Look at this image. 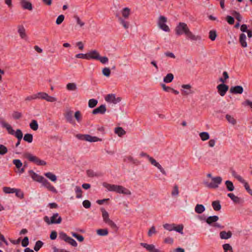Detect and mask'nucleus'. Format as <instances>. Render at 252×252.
Here are the masks:
<instances>
[{"label": "nucleus", "mask_w": 252, "mask_h": 252, "mask_svg": "<svg viewBox=\"0 0 252 252\" xmlns=\"http://www.w3.org/2000/svg\"><path fill=\"white\" fill-rule=\"evenodd\" d=\"M175 33L177 35H185L187 38L193 41L200 40L201 37L199 35L194 34L189 30L187 24L180 22L175 29Z\"/></svg>", "instance_id": "nucleus-1"}, {"label": "nucleus", "mask_w": 252, "mask_h": 252, "mask_svg": "<svg viewBox=\"0 0 252 252\" xmlns=\"http://www.w3.org/2000/svg\"><path fill=\"white\" fill-rule=\"evenodd\" d=\"M103 186L110 191H114L118 193H122L128 195H131V191L129 189L122 186L112 185L104 182L103 183Z\"/></svg>", "instance_id": "nucleus-2"}, {"label": "nucleus", "mask_w": 252, "mask_h": 252, "mask_svg": "<svg viewBox=\"0 0 252 252\" xmlns=\"http://www.w3.org/2000/svg\"><path fill=\"white\" fill-rule=\"evenodd\" d=\"M100 210L102 212V217L103 221L109 225L112 228L114 229H117L118 228L117 225L113 221L110 219L109 215L105 209L102 208H101Z\"/></svg>", "instance_id": "nucleus-3"}, {"label": "nucleus", "mask_w": 252, "mask_h": 252, "mask_svg": "<svg viewBox=\"0 0 252 252\" xmlns=\"http://www.w3.org/2000/svg\"><path fill=\"white\" fill-rule=\"evenodd\" d=\"M222 178L220 176L212 178V182L209 183L208 182H204L206 187L210 189H217L219 187L220 184L222 182Z\"/></svg>", "instance_id": "nucleus-4"}, {"label": "nucleus", "mask_w": 252, "mask_h": 252, "mask_svg": "<svg viewBox=\"0 0 252 252\" xmlns=\"http://www.w3.org/2000/svg\"><path fill=\"white\" fill-rule=\"evenodd\" d=\"M44 220L48 224H59L62 222V219L59 216L58 213H55L51 217L50 219L47 216H45L44 217Z\"/></svg>", "instance_id": "nucleus-5"}, {"label": "nucleus", "mask_w": 252, "mask_h": 252, "mask_svg": "<svg viewBox=\"0 0 252 252\" xmlns=\"http://www.w3.org/2000/svg\"><path fill=\"white\" fill-rule=\"evenodd\" d=\"M25 158L29 160V161L34 162L38 165H45L46 162L42 160L39 159L38 157L32 155L30 153H27L24 154Z\"/></svg>", "instance_id": "nucleus-6"}, {"label": "nucleus", "mask_w": 252, "mask_h": 252, "mask_svg": "<svg viewBox=\"0 0 252 252\" xmlns=\"http://www.w3.org/2000/svg\"><path fill=\"white\" fill-rule=\"evenodd\" d=\"M76 137L80 140H85L86 141L89 142H97V141H101V139L96 137V136H92L89 134H79L76 135Z\"/></svg>", "instance_id": "nucleus-7"}, {"label": "nucleus", "mask_w": 252, "mask_h": 252, "mask_svg": "<svg viewBox=\"0 0 252 252\" xmlns=\"http://www.w3.org/2000/svg\"><path fill=\"white\" fill-rule=\"evenodd\" d=\"M167 22V19L165 17L163 16H159L158 20V26L160 29L162 30L163 31L169 32L170 31V29L168 26L166 24V22Z\"/></svg>", "instance_id": "nucleus-8"}, {"label": "nucleus", "mask_w": 252, "mask_h": 252, "mask_svg": "<svg viewBox=\"0 0 252 252\" xmlns=\"http://www.w3.org/2000/svg\"><path fill=\"white\" fill-rule=\"evenodd\" d=\"M105 100L107 102L116 104L121 101V99L120 97H116V95L114 94H107L105 98Z\"/></svg>", "instance_id": "nucleus-9"}, {"label": "nucleus", "mask_w": 252, "mask_h": 252, "mask_svg": "<svg viewBox=\"0 0 252 252\" xmlns=\"http://www.w3.org/2000/svg\"><path fill=\"white\" fill-rule=\"evenodd\" d=\"M228 89V86L222 83L217 86L218 93L222 96L225 94Z\"/></svg>", "instance_id": "nucleus-10"}, {"label": "nucleus", "mask_w": 252, "mask_h": 252, "mask_svg": "<svg viewBox=\"0 0 252 252\" xmlns=\"http://www.w3.org/2000/svg\"><path fill=\"white\" fill-rule=\"evenodd\" d=\"M41 183H42V185L44 186L45 188H46L50 191H51L54 193H57V190L54 188V187L53 186L50 184V183L44 178H43L42 182H41Z\"/></svg>", "instance_id": "nucleus-11"}, {"label": "nucleus", "mask_w": 252, "mask_h": 252, "mask_svg": "<svg viewBox=\"0 0 252 252\" xmlns=\"http://www.w3.org/2000/svg\"><path fill=\"white\" fill-rule=\"evenodd\" d=\"M182 88L183 89L181 90L183 95H188L193 93V91L191 90V87L189 84L183 85Z\"/></svg>", "instance_id": "nucleus-12"}, {"label": "nucleus", "mask_w": 252, "mask_h": 252, "mask_svg": "<svg viewBox=\"0 0 252 252\" xmlns=\"http://www.w3.org/2000/svg\"><path fill=\"white\" fill-rule=\"evenodd\" d=\"M149 160L153 165L157 167L163 174L166 175V172L164 169L162 167L161 165L154 158L151 157L149 158Z\"/></svg>", "instance_id": "nucleus-13"}, {"label": "nucleus", "mask_w": 252, "mask_h": 252, "mask_svg": "<svg viewBox=\"0 0 252 252\" xmlns=\"http://www.w3.org/2000/svg\"><path fill=\"white\" fill-rule=\"evenodd\" d=\"M106 111V108L105 105L102 104L97 108L94 109L92 111V114L94 115L96 114H104Z\"/></svg>", "instance_id": "nucleus-14"}, {"label": "nucleus", "mask_w": 252, "mask_h": 252, "mask_svg": "<svg viewBox=\"0 0 252 252\" xmlns=\"http://www.w3.org/2000/svg\"><path fill=\"white\" fill-rule=\"evenodd\" d=\"M73 112L71 110H67L64 113V117L66 119L67 122L71 124H75V123L73 119Z\"/></svg>", "instance_id": "nucleus-15"}, {"label": "nucleus", "mask_w": 252, "mask_h": 252, "mask_svg": "<svg viewBox=\"0 0 252 252\" xmlns=\"http://www.w3.org/2000/svg\"><path fill=\"white\" fill-rule=\"evenodd\" d=\"M29 173L30 175L34 181H37L39 183H41L44 178L43 177L38 175L32 170H30Z\"/></svg>", "instance_id": "nucleus-16"}, {"label": "nucleus", "mask_w": 252, "mask_h": 252, "mask_svg": "<svg viewBox=\"0 0 252 252\" xmlns=\"http://www.w3.org/2000/svg\"><path fill=\"white\" fill-rule=\"evenodd\" d=\"M243 88L241 86L232 87L230 89V92L233 94H241L243 92Z\"/></svg>", "instance_id": "nucleus-17"}, {"label": "nucleus", "mask_w": 252, "mask_h": 252, "mask_svg": "<svg viewBox=\"0 0 252 252\" xmlns=\"http://www.w3.org/2000/svg\"><path fill=\"white\" fill-rule=\"evenodd\" d=\"M20 4L24 9L32 10V4L26 0H20Z\"/></svg>", "instance_id": "nucleus-18"}, {"label": "nucleus", "mask_w": 252, "mask_h": 252, "mask_svg": "<svg viewBox=\"0 0 252 252\" xmlns=\"http://www.w3.org/2000/svg\"><path fill=\"white\" fill-rule=\"evenodd\" d=\"M99 53L96 50H92L88 53V60L93 59L97 60Z\"/></svg>", "instance_id": "nucleus-19"}, {"label": "nucleus", "mask_w": 252, "mask_h": 252, "mask_svg": "<svg viewBox=\"0 0 252 252\" xmlns=\"http://www.w3.org/2000/svg\"><path fill=\"white\" fill-rule=\"evenodd\" d=\"M18 32L21 38L27 39V36L26 33V30L23 26L19 25L18 26Z\"/></svg>", "instance_id": "nucleus-20"}, {"label": "nucleus", "mask_w": 252, "mask_h": 252, "mask_svg": "<svg viewBox=\"0 0 252 252\" xmlns=\"http://www.w3.org/2000/svg\"><path fill=\"white\" fill-rule=\"evenodd\" d=\"M220 236L221 239H228L231 237L232 233L230 231L228 232L222 231L220 233Z\"/></svg>", "instance_id": "nucleus-21"}, {"label": "nucleus", "mask_w": 252, "mask_h": 252, "mask_svg": "<svg viewBox=\"0 0 252 252\" xmlns=\"http://www.w3.org/2000/svg\"><path fill=\"white\" fill-rule=\"evenodd\" d=\"M122 18L127 19L130 14V9L128 7H125L121 10Z\"/></svg>", "instance_id": "nucleus-22"}, {"label": "nucleus", "mask_w": 252, "mask_h": 252, "mask_svg": "<svg viewBox=\"0 0 252 252\" xmlns=\"http://www.w3.org/2000/svg\"><path fill=\"white\" fill-rule=\"evenodd\" d=\"M219 219V217L217 216H210L206 219V222L209 225H212L213 223L217 222Z\"/></svg>", "instance_id": "nucleus-23"}, {"label": "nucleus", "mask_w": 252, "mask_h": 252, "mask_svg": "<svg viewBox=\"0 0 252 252\" xmlns=\"http://www.w3.org/2000/svg\"><path fill=\"white\" fill-rule=\"evenodd\" d=\"M246 36L244 33H241L240 35L239 41L243 47H246L247 46V43L246 41Z\"/></svg>", "instance_id": "nucleus-24"}, {"label": "nucleus", "mask_w": 252, "mask_h": 252, "mask_svg": "<svg viewBox=\"0 0 252 252\" xmlns=\"http://www.w3.org/2000/svg\"><path fill=\"white\" fill-rule=\"evenodd\" d=\"M225 118L229 123L233 126L235 125L237 123L236 120L234 118L233 116L230 115L226 114L225 116Z\"/></svg>", "instance_id": "nucleus-25"}, {"label": "nucleus", "mask_w": 252, "mask_h": 252, "mask_svg": "<svg viewBox=\"0 0 252 252\" xmlns=\"http://www.w3.org/2000/svg\"><path fill=\"white\" fill-rule=\"evenodd\" d=\"M212 207L215 211H218L221 209V205L219 200L213 201L212 203Z\"/></svg>", "instance_id": "nucleus-26"}, {"label": "nucleus", "mask_w": 252, "mask_h": 252, "mask_svg": "<svg viewBox=\"0 0 252 252\" xmlns=\"http://www.w3.org/2000/svg\"><path fill=\"white\" fill-rule=\"evenodd\" d=\"M205 210V207L202 204H197L194 208L195 212L197 214L202 213Z\"/></svg>", "instance_id": "nucleus-27"}, {"label": "nucleus", "mask_w": 252, "mask_h": 252, "mask_svg": "<svg viewBox=\"0 0 252 252\" xmlns=\"http://www.w3.org/2000/svg\"><path fill=\"white\" fill-rule=\"evenodd\" d=\"M118 19L120 24L122 25L125 29H127L129 28V23L126 21L125 19L120 17Z\"/></svg>", "instance_id": "nucleus-28"}, {"label": "nucleus", "mask_w": 252, "mask_h": 252, "mask_svg": "<svg viewBox=\"0 0 252 252\" xmlns=\"http://www.w3.org/2000/svg\"><path fill=\"white\" fill-rule=\"evenodd\" d=\"M174 79V75L172 73H168L163 78L164 82L168 83L171 82Z\"/></svg>", "instance_id": "nucleus-29"}, {"label": "nucleus", "mask_w": 252, "mask_h": 252, "mask_svg": "<svg viewBox=\"0 0 252 252\" xmlns=\"http://www.w3.org/2000/svg\"><path fill=\"white\" fill-rule=\"evenodd\" d=\"M115 132L120 137H121L126 134L125 130L121 127H117L115 128Z\"/></svg>", "instance_id": "nucleus-30"}, {"label": "nucleus", "mask_w": 252, "mask_h": 252, "mask_svg": "<svg viewBox=\"0 0 252 252\" xmlns=\"http://www.w3.org/2000/svg\"><path fill=\"white\" fill-rule=\"evenodd\" d=\"M225 184L228 191H232L234 189V186L231 181L227 180L225 182Z\"/></svg>", "instance_id": "nucleus-31"}, {"label": "nucleus", "mask_w": 252, "mask_h": 252, "mask_svg": "<svg viewBox=\"0 0 252 252\" xmlns=\"http://www.w3.org/2000/svg\"><path fill=\"white\" fill-rule=\"evenodd\" d=\"M227 196L229 197L234 203H239L240 202V198L235 196L233 193H229L227 194Z\"/></svg>", "instance_id": "nucleus-32"}, {"label": "nucleus", "mask_w": 252, "mask_h": 252, "mask_svg": "<svg viewBox=\"0 0 252 252\" xmlns=\"http://www.w3.org/2000/svg\"><path fill=\"white\" fill-rule=\"evenodd\" d=\"M44 175L52 182H56L57 180L56 176L51 172L46 173L44 174Z\"/></svg>", "instance_id": "nucleus-33"}, {"label": "nucleus", "mask_w": 252, "mask_h": 252, "mask_svg": "<svg viewBox=\"0 0 252 252\" xmlns=\"http://www.w3.org/2000/svg\"><path fill=\"white\" fill-rule=\"evenodd\" d=\"M199 136L202 141H206L208 140L210 138V135L207 132H202L199 133Z\"/></svg>", "instance_id": "nucleus-34"}, {"label": "nucleus", "mask_w": 252, "mask_h": 252, "mask_svg": "<svg viewBox=\"0 0 252 252\" xmlns=\"http://www.w3.org/2000/svg\"><path fill=\"white\" fill-rule=\"evenodd\" d=\"M23 139L28 143H32L33 140V136L32 134L27 133L24 136Z\"/></svg>", "instance_id": "nucleus-35"}, {"label": "nucleus", "mask_w": 252, "mask_h": 252, "mask_svg": "<svg viewBox=\"0 0 252 252\" xmlns=\"http://www.w3.org/2000/svg\"><path fill=\"white\" fill-rule=\"evenodd\" d=\"M75 191L76 194V198H80L82 196V190L79 186H76Z\"/></svg>", "instance_id": "nucleus-36"}, {"label": "nucleus", "mask_w": 252, "mask_h": 252, "mask_svg": "<svg viewBox=\"0 0 252 252\" xmlns=\"http://www.w3.org/2000/svg\"><path fill=\"white\" fill-rule=\"evenodd\" d=\"M74 117L78 123H80L82 120V115L79 111H77L75 112Z\"/></svg>", "instance_id": "nucleus-37"}, {"label": "nucleus", "mask_w": 252, "mask_h": 252, "mask_svg": "<svg viewBox=\"0 0 252 252\" xmlns=\"http://www.w3.org/2000/svg\"><path fill=\"white\" fill-rule=\"evenodd\" d=\"M37 99L46 100L47 94L44 92H39L36 94Z\"/></svg>", "instance_id": "nucleus-38"}, {"label": "nucleus", "mask_w": 252, "mask_h": 252, "mask_svg": "<svg viewBox=\"0 0 252 252\" xmlns=\"http://www.w3.org/2000/svg\"><path fill=\"white\" fill-rule=\"evenodd\" d=\"M30 127L33 130H36L38 128V125L36 120H33L30 124Z\"/></svg>", "instance_id": "nucleus-39"}, {"label": "nucleus", "mask_w": 252, "mask_h": 252, "mask_svg": "<svg viewBox=\"0 0 252 252\" xmlns=\"http://www.w3.org/2000/svg\"><path fill=\"white\" fill-rule=\"evenodd\" d=\"M14 135L18 140H22L23 138V133L21 129H17L16 131L14 132Z\"/></svg>", "instance_id": "nucleus-40"}, {"label": "nucleus", "mask_w": 252, "mask_h": 252, "mask_svg": "<svg viewBox=\"0 0 252 252\" xmlns=\"http://www.w3.org/2000/svg\"><path fill=\"white\" fill-rule=\"evenodd\" d=\"M66 89L69 91H75L77 89L76 85L74 83H69L66 85Z\"/></svg>", "instance_id": "nucleus-41"}, {"label": "nucleus", "mask_w": 252, "mask_h": 252, "mask_svg": "<svg viewBox=\"0 0 252 252\" xmlns=\"http://www.w3.org/2000/svg\"><path fill=\"white\" fill-rule=\"evenodd\" d=\"M97 102H98V101L96 99H93V98L90 99L89 100V102H88L89 107L90 108H94L97 105Z\"/></svg>", "instance_id": "nucleus-42"}, {"label": "nucleus", "mask_w": 252, "mask_h": 252, "mask_svg": "<svg viewBox=\"0 0 252 252\" xmlns=\"http://www.w3.org/2000/svg\"><path fill=\"white\" fill-rule=\"evenodd\" d=\"M97 234L100 236H106L108 234L107 229H99L96 231Z\"/></svg>", "instance_id": "nucleus-43"}, {"label": "nucleus", "mask_w": 252, "mask_h": 252, "mask_svg": "<svg viewBox=\"0 0 252 252\" xmlns=\"http://www.w3.org/2000/svg\"><path fill=\"white\" fill-rule=\"evenodd\" d=\"M217 35L216 31L211 30L209 32V37L212 41H214L216 39Z\"/></svg>", "instance_id": "nucleus-44"}, {"label": "nucleus", "mask_w": 252, "mask_h": 252, "mask_svg": "<svg viewBox=\"0 0 252 252\" xmlns=\"http://www.w3.org/2000/svg\"><path fill=\"white\" fill-rule=\"evenodd\" d=\"M13 163L18 169L22 167L23 163L20 159H15L13 160Z\"/></svg>", "instance_id": "nucleus-45"}, {"label": "nucleus", "mask_w": 252, "mask_h": 252, "mask_svg": "<svg viewBox=\"0 0 252 252\" xmlns=\"http://www.w3.org/2000/svg\"><path fill=\"white\" fill-rule=\"evenodd\" d=\"M43 245V242L42 241H39V240L37 241L35 243V246L34 247V250L36 252L40 250V249L42 247Z\"/></svg>", "instance_id": "nucleus-46"}, {"label": "nucleus", "mask_w": 252, "mask_h": 252, "mask_svg": "<svg viewBox=\"0 0 252 252\" xmlns=\"http://www.w3.org/2000/svg\"><path fill=\"white\" fill-rule=\"evenodd\" d=\"M69 236H68L66 233L63 232H60L59 234V238L61 240H64L65 242H66L68 239Z\"/></svg>", "instance_id": "nucleus-47"}, {"label": "nucleus", "mask_w": 252, "mask_h": 252, "mask_svg": "<svg viewBox=\"0 0 252 252\" xmlns=\"http://www.w3.org/2000/svg\"><path fill=\"white\" fill-rule=\"evenodd\" d=\"M15 189L10 187H5L3 188V191L5 193H13L14 192Z\"/></svg>", "instance_id": "nucleus-48"}, {"label": "nucleus", "mask_w": 252, "mask_h": 252, "mask_svg": "<svg viewBox=\"0 0 252 252\" xmlns=\"http://www.w3.org/2000/svg\"><path fill=\"white\" fill-rule=\"evenodd\" d=\"M7 148L3 145H0V155H4L7 153Z\"/></svg>", "instance_id": "nucleus-49"}, {"label": "nucleus", "mask_w": 252, "mask_h": 252, "mask_svg": "<svg viewBox=\"0 0 252 252\" xmlns=\"http://www.w3.org/2000/svg\"><path fill=\"white\" fill-rule=\"evenodd\" d=\"M163 226L165 229H166L168 231H170L174 230V224L166 223V224H164L163 225Z\"/></svg>", "instance_id": "nucleus-50"}, {"label": "nucleus", "mask_w": 252, "mask_h": 252, "mask_svg": "<svg viewBox=\"0 0 252 252\" xmlns=\"http://www.w3.org/2000/svg\"><path fill=\"white\" fill-rule=\"evenodd\" d=\"M102 72L104 76L106 77H109L110 75L111 71L109 68L105 67L102 69Z\"/></svg>", "instance_id": "nucleus-51"}, {"label": "nucleus", "mask_w": 252, "mask_h": 252, "mask_svg": "<svg viewBox=\"0 0 252 252\" xmlns=\"http://www.w3.org/2000/svg\"><path fill=\"white\" fill-rule=\"evenodd\" d=\"M14 193H15L16 196L17 197L20 198H23L24 193L20 189H15Z\"/></svg>", "instance_id": "nucleus-52"}, {"label": "nucleus", "mask_w": 252, "mask_h": 252, "mask_svg": "<svg viewBox=\"0 0 252 252\" xmlns=\"http://www.w3.org/2000/svg\"><path fill=\"white\" fill-rule=\"evenodd\" d=\"M66 242L68 243L73 247H76L77 246V243L75 240L70 237H68Z\"/></svg>", "instance_id": "nucleus-53"}, {"label": "nucleus", "mask_w": 252, "mask_h": 252, "mask_svg": "<svg viewBox=\"0 0 252 252\" xmlns=\"http://www.w3.org/2000/svg\"><path fill=\"white\" fill-rule=\"evenodd\" d=\"M98 61H99L102 64H105L108 62V58L107 57H101L99 55V58L97 59Z\"/></svg>", "instance_id": "nucleus-54"}, {"label": "nucleus", "mask_w": 252, "mask_h": 252, "mask_svg": "<svg viewBox=\"0 0 252 252\" xmlns=\"http://www.w3.org/2000/svg\"><path fill=\"white\" fill-rule=\"evenodd\" d=\"M87 174L88 176L89 177H94L98 176V175L97 173H95L92 170H88L87 171Z\"/></svg>", "instance_id": "nucleus-55"}, {"label": "nucleus", "mask_w": 252, "mask_h": 252, "mask_svg": "<svg viewBox=\"0 0 252 252\" xmlns=\"http://www.w3.org/2000/svg\"><path fill=\"white\" fill-rule=\"evenodd\" d=\"M183 225L182 224L179 225L177 226H175L174 225V230L176 231L177 232H178L179 233H181V234H183Z\"/></svg>", "instance_id": "nucleus-56"}, {"label": "nucleus", "mask_w": 252, "mask_h": 252, "mask_svg": "<svg viewBox=\"0 0 252 252\" xmlns=\"http://www.w3.org/2000/svg\"><path fill=\"white\" fill-rule=\"evenodd\" d=\"M223 78H220L219 80L220 82H221L222 83H224L226 81V80L227 79L229 78L228 74L226 71H224L223 72Z\"/></svg>", "instance_id": "nucleus-57"}, {"label": "nucleus", "mask_w": 252, "mask_h": 252, "mask_svg": "<svg viewBox=\"0 0 252 252\" xmlns=\"http://www.w3.org/2000/svg\"><path fill=\"white\" fill-rule=\"evenodd\" d=\"M64 16L63 15H59L56 19V23L57 25H60L64 20Z\"/></svg>", "instance_id": "nucleus-58"}, {"label": "nucleus", "mask_w": 252, "mask_h": 252, "mask_svg": "<svg viewBox=\"0 0 252 252\" xmlns=\"http://www.w3.org/2000/svg\"><path fill=\"white\" fill-rule=\"evenodd\" d=\"M75 57L77 58H79V59L88 60V53H87V54H82V53L78 54L75 55Z\"/></svg>", "instance_id": "nucleus-59"}, {"label": "nucleus", "mask_w": 252, "mask_h": 252, "mask_svg": "<svg viewBox=\"0 0 252 252\" xmlns=\"http://www.w3.org/2000/svg\"><path fill=\"white\" fill-rule=\"evenodd\" d=\"M72 235L76 238L80 242H82L84 240L83 236L81 235H79L76 233L72 232Z\"/></svg>", "instance_id": "nucleus-60"}, {"label": "nucleus", "mask_w": 252, "mask_h": 252, "mask_svg": "<svg viewBox=\"0 0 252 252\" xmlns=\"http://www.w3.org/2000/svg\"><path fill=\"white\" fill-rule=\"evenodd\" d=\"M172 196H177L179 194V189L177 185H175L173 188V189L171 192Z\"/></svg>", "instance_id": "nucleus-61"}, {"label": "nucleus", "mask_w": 252, "mask_h": 252, "mask_svg": "<svg viewBox=\"0 0 252 252\" xmlns=\"http://www.w3.org/2000/svg\"><path fill=\"white\" fill-rule=\"evenodd\" d=\"M0 125L2 127L6 128L9 124L5 122L3 118L0 117Z\"/></svg>", "instance_id": "nucleus-62"}, {"label": "nucleus", "mask_w": 252, "mask_h": 252, "mask_svg": "<svg viewBox=\"0 0 252 252\" xmlns=\"http://www.w3.org/2000/svg\"><path fill=\"white\" fill-rule=\"evenodd\" d=\"M224 252H227L228 251L232 250V247L229 244H225L222 245Z\"/></svg>", "instance_id": "nucleus-63"}, {"label": "nucleus", "mask_w": 252, "mask_h": 252, "mask_svg": "<svg viewBox=\"0 0 252 252\" xmlns=\"http://www.w3.org/2000/svg\"><path fill=\"white\" fill-rule=\"evenodd\" d=\"M243 185L247 191L252 195V190L250 189L249 184L246 182Z\"/></svg>", "instance_id": "nucleus-64"}]
</instances>
